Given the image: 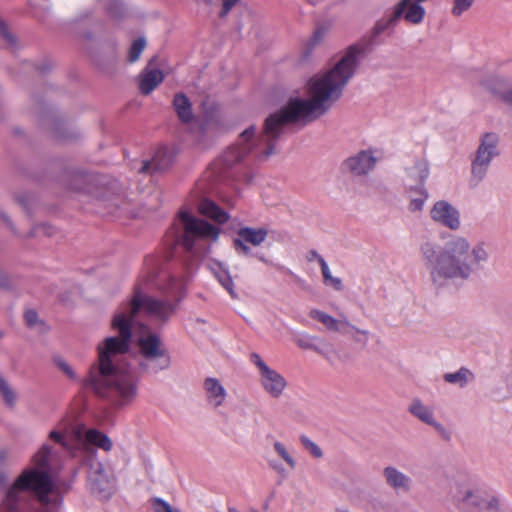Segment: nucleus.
<instances>
[{
    "mask_svg": "<svg viewBox=\"0 0 512 512\" xmlns=\"http://www.w3.org/2000/svg\"><path fill=\"white\" fill-rule=\"evenodd\" d=\"M51 447L43 444L25 468L6 488L0 512H60L61 500L51 498Z\"/></svg>",
    "mask_w": 512,
    "mask_h": 512,
    "instance_id": "20e7f679",
    "label": "nucleus"
},
{
    "mask_svg": "<svg viewBox=\"0 0 512 512\" xmlns=\"http://www.w3.org/2000/svg\"><path fill=\"white\" fill-rule=\"evenodd\" d=\"M49 438L51 440H53L54 442L61 444L63 447H67V442L62 433H60L56 430H52L49 433Z\"/></svg>",
    "mask_w": 512,
    "mask_h": 512,
    "instance_id": "a18cd8bd",
    "label": "nucleus"
},
{
    "mask_svg": "<svg viewBox=\"0 0 512 512\" xmlns=\"http://www.w3.org/2000/svg\"><path fill=\"white\" fill-rule=\"evenodd\" d=\"M307 260L309 262H312L314 260L318 261L320 267H322V263H327L325 261V259L320 255L318 254V252L316 250H310L307 254Z\"/></svg>",
    "mask_w": 512,
    "mask_h": 512,
    "instance_id": "49530a36",
    "label": "nucleus"
},
{
    "mask_svg": "<svg viewBox=\"0 0 512 512\" xmlns=\"http://www.w3.org/2000/svg\"><path fill=\"white\" fill-rule=\"evenodd\" d=\"M308 2H310L311 4H316L319 0H307Z\"/></svg>",
    "mask_w": 512,
    "mask_h": 512,
    "instance_id": "13d9d810",
    "label": "nucleus"
},
{
    "mask_svg": "<svg viewBox=\"0 0 512 512\" xmlns=\"http://www.w3.org/2000/svg\"><path fill=\"white\" fill-rule=\"evenodd\" d=\"M171 164V156L168 151L164 148H161L156 151L151 161H144L142 167L140 168V172L146 173L150 170L154 171H164Z\"/></svg>",
    "mask_w": 512,
    "mask_h": 512,
    "instance_id": "aec40b11",
    "label": "nucleus"
},
{
    "mask_svg": "<svg viewBox=\"0 0 512 512\" xmlns=\"http://www.w3.org/2000/svg\"><path fill=\"white\" fill-rule=\"evenodd\" d=\"M499 142L500 138L494 132L481 135L478 147L470 157V187H477L486 178L493 160L500 154Z\"/></svg>",
    "mask_w": 512,
    "mask_h": 512,
    "instance_id": "0eeeda50",
    "label": "nucleus"
},
{
    "mask_svg": "<svg viewBox=\"0 0 512 512\" xmlns=\"http://www.w3.org/2000/svg\"><path fill=\"white\" fill-rule=\"evenodd\" d=\"M199 211L202 215L214 220L219 224H224L229 219L227 212L222 210L213 201L205 199L199 204Z\"/></svg>",
    "mask_w": 512,
    "mask_h": 512,
    "instance_id": "5701e85b",
    "label": "nucleus"
},
{
    "mask_svg": "<svg viewBox=\"0 0 512 512\" xmlns=\"http://www.w3.org/2000/svg\"><path fill=\"white\" fill-rule=\"evenodd\" d=\"M146 47V40L144 37H139L134 40L128 51V62L135 63L140 58L142 52Z\"/></svg>",
    "mask_w": 512,
    "mask_h": 512,
    "instance_id": "c756f323",
    "label": "nucleus"
},
{
    "mask_svg": "<svg viewBox=\"0 0 512 512\" xmlns=\"http://www.w3.org/2000/svg\"><path fill=\"white\" fill-rule=\"evenodd\" d=\"M268 230L264 227H241L233 239V248L240 256H252L253 252L248 244L260 246L267 238Z\"/></svg>",
    "mask_w": 512,
    "mask_h": 512,
    "instance_id": "9d476101",
    "label": "nucleus"
},
{
    "mask_svg": "<svg viewBox=\"0 0 512 512\" xmlns=\"http://www.w3.org/2000/svg\"><path fill=\"white\" fill-rule=\"evenodd\" d=\"M252 256H256L260 261L268 263L267 259L263 255L253 254Z\"/></svg>",
    "mask_w": 512,
    "mask_h": 512,
    "instance_id": "864d4df0",
    "label": "nucleus"
},
{
    "mask_svg": "<svg viewBox=\"0 0 512 512\" xmlns=\"http://www.w3.org/2000/svg\"><path fill=\"white\" fill-rule=\"evenodd\" d=\"M269 509V502L266 501L264 504H263V510L267 511Z\"/></svg>",
    "mask_w": 512,
    "mask_h": 512,
    "instance_id": "5fc2aeb1",
    "label": "nucleus"
},
{
    "mask_svg": "<svg viewBox=\"0 0 512 512\" xmlns=\"http://www.w3.org/2000/svg\"><path fill=\"white\" fill-rule=\"evenodd\" d=\"M430 426H432L444 440L449 441L451 439L450 431L441 423L435 420L434 424H431Z\"/></svg>",
    "mask_w": 512,
    "mask_h": 512,
    "instance_id": "a19ab883",
    "label": "nucleus"
},
{
    "mask_svg": "<svg viewBox=\"0 0 512 512\" xmlns=\"http://www.w3.org/2000/svg\"><path fill=\"white\" fill-rule=\"evenodd\" d=\"M215 275H216L218 281L221 283V285L229 292V294L233 298H236L237 295L233 288V281H232V278H231L230 274L228 273V271L223 269L220 266L219 270L215 273Z\"/></svg>",
    "mask_w": 512,
    "mask_h": 512,
    "instance_id": "7c9ffc66",
    "label": "nucleus"
},
{
    "mask_svg": "<svg viewBox=\"0 0 512 512\" xmlns=\"http://www.w3.org/2000/svg\"><path fill=\"white\" fill-rule=\"evenodd\" d=\"M483 85L505 104L512 106V87H506L503 79L494 77L485 81Z\"/></svg>",
    "mask_w": 512,
    "mask_h": 512,
    "instance_id": "412c9836",
    "label": "nucleus"
},
{
    "mask_svg": "<svg viewBox=\"0 0 512 512\" xmlns=\"http://www.w3.org/2000/svg\"><path fill=\"white\" fill-rule=\"evenodd\" d=\"M309 316L322 323L325 328L331 332H338V333H345V328L349 327L352 330L356 331L357 333L364 336V341L367 340L368 337V331L361 330L349 323L348 320L345 318L343 319H336L332 317L331 315L327 314L324 311L318 310V309H312L309 313Z\"/></svg>",
    "mask_w": 512,
    "mask_h": 512,
    "instance_id": "2eb2a0df",
    "label": "nucleus"
},
{
    "mask_svg": "<svg viewBox=\"0 0 512 512\" xmlns=\"http://www.w3.org/2000/svg\"><path fill=\"white\" fill-rule=\"evenodd\" d=\"M386 486L396 494H408L414 487L413 478L394 465H387L382 471Z\"/></svg>",
    "mask_w": 512,
    "mask_h": 512,
    "instance_id": "ddd939ff",
    "label": "nucleus"
},
{
    "mask_svg": "<svg viewBox=\"0 0 512 512\" xmlns=\"http://www.w3.org/2000/svg\"><path fill=\"white\" fill-rule=\"evenodd\" d=\"M11 280L8 273L0 269V289H8L11 287Z\"/></svg>",
    "mask_w": 512,
    "mask_h": 512,
    "instance_id": "c03bdc74",
    "label": "nucleus"
},
{
    "mask_svg": "<svg viewBox=\"0 0 512 512\" xmlns=\"http://www.w3.org/2000/svg\"><path fill=\"white\" fill-rule=\"evenodd\" d=\"M319 341L320 339L318 337L312 336L307 333H300L294 337V342L297 344L298 347L302 349L314 350L319 354H323L322 349L320 348L319 345H317V342Z\"/></svg>",
    "mask_w": 512,
    "mask_h": 512,
    "instance_id": "cd10ccee",
    "label": "nucleus"
},
{
    "mask_svg": "<svg viewBox=\"0 0 512 512\" xmlns=\"http://www.w3.org/2000/svg\"><path fill=\"white\" fill-rule=\"evenodd\" d=\"M73 182L75 184L73 189L75 191H82L83 189L80 186L87 182V177L84 175H76L73 177Z\"/></svg>",
    "mask_w": 512,
    "mask_h": 512,
    "instance_id": "de8ad7c7",
    "label": "nucleus"
},
{
    "mask_svg": "<svg viewBox=\"0 0 512 512\" xmlns=\"http://www.w3.org/2000/svg\"><path fill=\"white\" fill-rule=\"evenodd\" d=\"M164 80V74L159 69L146 67L139 75V90L143 95H149Z\"/></svg>",
    "mask_w": 512,
    "mask_h": 512,
    "instance_id": "f3484780",
    "label": "nucleus"
},
{
    "mask_svg": "<svg viewBox=\"0 0 512 512\" xmlns=\"http://www.w3.org/2000/svg\"><path fill=\"white\" fill-rule=\"evenodd\" d=\"M152 506L155 512H173L172 507L160 498H155Z\"/></svg>",
    "mask_w": 512,
    "mask_h": 512,
    "instance_id": "58836bf2",
    "label": "nucleus"
},
{
    "mask_svg": "<svg viewBox=\"0 0 512 512\" xmlns=\"http://www.w3.org/2000/svg\"><path fill=\"white\" fill-rule=\"evenodd\" d=\"M152 261V259H146V265H149V262Z\"/></svg>",
    "mask_w": 512,
    "mask_h": 512,
    "instance_id": "bf43d9fd",
    "label": "nucleus"
},
{
    "mask_svg": "<svg viewBox=\"0 0 512 512\" xmlns=\"http://www.w3.org/2000/svg\"><path fill=\"white\" fill-rule=\"evenodd\" d=\"M474 0H453L452 14L461 16L465 11L469 10Z\"/></svg>",
    "mask_w": 512,
    "mask_h": 512,
    "instance_id": "f704fd0d",
    "label": "nucleus"
},
{
    "mask_svg": "<svg viewBox=\"0 0 512 512\" xmlns=\"http://www.w3.org/2000/svg\"><path fill=\"white\" fill-rule=\"evenodd\" d=\"M402 8V6H395L394 11L390 15H385L377 20L372 32L373 37H377L382 33L393 30L402 16Z\"/></svg>",
    "mask_w": 512,
    "mask_h": 512,
    "instance_id": "6ab92c4d",
    "label": "nucleus"
},
{
    "mask_svg": "<svg viewBox=\"0 0 512 512\" xmlns=\"http://www.w3.org/2000/svg\"><path fill=\"white\" fill-rule=\"evenodd\" d=\"M7 458V451L4 449H0V462L4 461Z\"/></svg>",
    "mask_w": 512,
    "mask_h": 512,
    "instance_id": "603ef678",
    "label": "nucleus"
},
{
    "mask_svg": "<svg viewBox=\"0 0 512 512\" xmlns=\"http://www.w3.org/2000/svg\"><path fill=\"white\" fill-rule=\"evenodd\" d=\"M406 174L415 186L423 187V183L429 175V166L426 160L418 159L412 166L407 167Z\"/></svg>",
    "mask_w": 512,
    "mask_h": 512,
    "instance_id": "4be33fe9",
    "label": "nucleus"
},
{
    "mask_svg": "<svg viewBox=\"0 0 512 512\" xmlns=\"http://www.w3.org/2000/svg\"><path fill=\"white\" fill-rule=\"evenodd\" d=\"M179 221L183 230L181 233L178 230L175 232L174 241L195 257H202L206 253L207 240L216 241L219 237V228L194 217L187 211L179 213Z\"/></svg>",
    "mask_w": 512,
    "mask_h": 512,
    "instance_id": "39448f33",
    "label": "nucleus"
},
{
    "mask_svg": "<svg viewBox=\"0 0 512 512\" xmlns=\"http://www.w3.org/2000/svg\"><path fill=\"white\" fill-rule=\"evenodd\" d=\"M228 512H239V511L236 508H234V507H230L228 509Z\"/></svg>",
    "mask_w": 512,
    "mask_h": 512,
    "instance_id": "6e6d98bb",
    "label": "nucleus"
},
{
    "mask_svg": "<svg viewBox=\"0 0 512 512\" xmlns=\"http://www.w3.org/2000/svg\"><path fill=\"white\" fill-rule=\"evenodd\" d=\"M421 188V197H418V198H414L410 201V204H409V210L410 211H421L424 207V203L426 201V199L428 198V193L424 190L423 187H420Z\"/></svg>",
    "mask_w": 512,
    "mask_h": 512,
    "instance_id": "c9c22d12",
    "label": "nucleus"
},
{
    "mask_svg": "<svg viewBox=\"0 0 512 512\" xmlns=\"http://www.w3.org/2000/svg\"><path fill=\"white\" fill-rule=\"evenodd\" d=\"M362 56L363 48L359 45H351L331 69L309 80L308 99L291 98L279 111L265 119L261 131H258L254 125L242 131L237 143L223 154L225 165L232 166L250 154L260 160H266L276 153L277 142L288 124L306 125L323 116L341 97Z\"/></svg>",
    "mask_w": 512,
    "mask_h": 512,
    "instance_id": "f257e3e1",
    "label": "nucleus"
},
{
    "mask_svg": "<svg viewBox=\"0 0 512 512\" xmlns=\"http://www.w3.org/2000/svg\"><path fill=\"white\" fill-rule=\"evenodd\" d=\"M2 337H3V332L0 331V340L2 339Z\"/></svg>",
    "mask_w": 512,
    "mask_h": 512,
    "instance_id": "052dcab7",
    "label": "nucleus"
},
{
    "mask_svg": "<svg viewBox=\"0 0 512 512\" xmlns=\"http://www.w3.org/2000/svg\"><path fill=\"white\" fill-rule=\"evenodd\" d=\"M146 332L137 338V364L141 374L156 375L171 365V356L160 336L145 326Z\"/></svg>",
    "mask_w": 512,
    "mask_h": 512,
    "instance_id": "423d86ee",
    "label": "nucleus"
},
{
    "mask_svg": "<svg viewBox=\"0 0 512 512\" xmlns=\"http://www.w3.org/2000/svg\"><path fill=\"white\" fill-rule=\"evenodd\" d=\"M203 389L209 405L217 408L224 404L227 397V391L219 379L215 377H207L203 382Z\"/></svg>",
    "mask_w": 512,
    "mask_h": 512,
    "instance_id": "dca6fc26",
    "label": "nucleus"
},
{
    "mask_svg": "<svg viewBox=\"0 0 512 512\" xmlns=\"http://www.w3.org/2000/svg\"><path fill=\"white\" fill-rule=\"evenodd\" d=\"M108 9L115 17L120 16L123 11L122 4L118 0H111Z\"/></svg>",
    "mask_w": 512,
    "mask_h": 512,
    "instance_id": "37998d69",
    "label": "nucleus"
},
{
    "mask_svg": "<svg viewBox=\"0 0 512 512\" xmlns=\"http://www.w3.org/2000/svg\"><path fill=\"white\" fill-rule=\"evenodd\" d=\"M250 362L258 370L262 389L272 398H280L288 385L286 378L277 370L271 368L258 353L250 354Z\"/></svg>",
    "mask_w": 512,
    "mask_h": 512,
    "instance_id": "1a4fd4ad",
    "label": "nucleus"
},
{
    "mask_svg": "<svg viewBox=\"0 0 512 512\" xmlns=\"http://www.w3.org/2000/svg\"><path fill=\"white\" fill-rule=\"evenodd\" d=\"M448 496L460 512H499L497 499L459 482L450 486Z\"/></svg>",
    "mask_w": 512,
    "mask_h": 512,
    "instance_id": "6e6552de",
    "label": "nucleus"
},
{
    "mask_svg": "<svg viewBox=\"0 0 512 512\" xmlns=\"http://www.w3.org/2000/svg\"><path fill=\"white\" fill-rule=\"evenodd\" d=\"M273 448L275 452L279 455V457H281L291 469H294L296 467L295 459L288 452L287 448L283 443H281L280 441H275L273 443Z\"/></svg>",
    "mask_w": 512,
    "mask_h": 512,
    "instance_id": "473e14b6",
    "label": "nucleus"
},
{
    "mask_svg": "<svg viewBox=\"0 0 512 512\" xmlns=\"http://www.w3.org/2000/svg\"><path fill=\"white\" fill-rule=\"evenodd\" d=\"M8 485V475L4 471H0V488Z\"/></svg>",
    "mask_w": 512,
    "mask_h": 512,
    "instance_id": "09e8293b",
    "label": "nucleus"
},
{
    "mask_svg": "<svg viewBox=\"0 0 512 512\" xmlns=\"http://www.w3.org/2000/svg\"><path fill=\"white\" fill-rule=\"evenodd\" d=\"M269 465H270V467H271L274 471H276V472H278V473H282V472L284 471V468H283V467H282V465H281V464H279V463H276V462H270V463H269Z\"/></svg>",
    "mask_w": 512,
    "mask_h": 512,
    "instance_id": "3c124183",
    "label": "nucleus"
},
{
    "mask_svg": "<svg viewBox=\"0 0 512 512\" xmlns=\"http://www.w3.org/2000/svg\"><path fill=\"white\" fill-rule=\"evenodd\" d=\"M321 272L326 284L331 285L337 291H341L343 289L342 280L338 277L332 276L327 263H322Z\"/></svg>",
    "mask_w": 512,
    "mask_h": 512,
    "instance_id": "2f4dec72",
    "label": "nucleus"
},
{
    "mask_svg": "<svg viewBox=\"0 0 512 512\" xmlns=\"http://www.w3.org/2000/svg\"><path fill=\"white\" fill-rule=\"evenodd\" d=\"M42 230L48 236H52L54 234V231H55V229L51 225H48V224H43L42 225Z\"/></svg>",
    "mask_w": 512,
    "mask_h": 512,
    "instance_id": "8fccbe9b",
    "label": "nucleus"
},
{
    "mask_svg": "<svg viewBox=\"0 0 512 512\" xmlns=\"http://www.w3.org/2000/svg\"><path fill=\"white\" fill-rule=\"evenodd\" d=\"M173 107L181 122L188 124L193 121L192 103L184 93L175 94Z\"/></svg>",
    "mask_w": 512,
    "mask_h": 512,
    "instance_id": "a211bd4d",
    "label": "nucleus"
},
{
    "mask_svg": "<svg viewBox=\"0 0 512 512\" xmlns=\"http://www.w3.org/2000/svg\"><path fill=\"white\" fill-rule=\"evenodd\" d=\"M429 215L436 224L452 231L458 230L461 226L459 210L446 200L436 201Z\"/></svg>",
    "mask_w": 512,
    "mask_h": 512,
    "instance_id": "9b49d317",
    "label": "nucleus"
},
{
    "mask_svg": "<svg viewBox=\"0 0 512 512\" xmlns=\"http://www.w3.org/2000/svg\"><path fill=\"white\" fill-rule=\"evenodd\" d=\"M300 442L303 445V447L314 457V458H321L323 456L322 449L313 442L310 438H308L305 435L300 436Z\"/></svg>",
    "mask_w": 512,
    "mask_h": 512,
    "instance_id": "72a5a7b5",
    "label": "nucleus"
},
{
    "mask_svg": "<svg viewBox=\"0 0 512 512\" xmlns=\"http://www.w3.org/2000/svg\"><path fill=\"white\" fill-rule=\"evenodd\" d=\"M377 150H361L357 154L347 158L344 166L354 175H367L376 165L378 160Z\"/></svg>",
    "mask_w": 512,
    "mask_h": 512,
    "instance_id": "4468645a",
    "label": "nucleus"
},
{
    "mask_svg": "<svg viewBox=\"0 0 512 512\" xmlns=\"http://www.w3.org/2000/svg\"><path fill=\"white\" fill-rule=\"evenodd\" d=\"M0 37L5 42L6 48L15 51L19 48L18 40L12 33L7 23L0 17Z\"/></svg>",
    "mask_w": 512,
    "mask_h": 512,
    "instance_id": "c85d7f7f",
    "label": "nucleus"
},
{
    "mask_svg": "<svg viewBox=\"0 0 512 512\" xmlns=\"http://www.w3.org/2000/svg\"><path fill=\"white\" fill-rule=\"evenodd\" d=\"M239 0H222V8L219 12L221 18L226 17Z\"/></svg>",
    "mask_w": 512,
    "mask_h": 512,
    "instance_id": "ea45409f",
    "label": "nucleus"
},
{
    "mask_svg": "<svg viewBox=\"0 0 512 512\" xmlns=\"http://www.w3.org/2000/svg\"><path fill=\"white\" fill-rule=\"evenodd\" d=\"M56 365L61 369V371L70 379H76V374L71 366L65 362L63 359H57Z\"/></svg>",
    "mask_w": 512,
    "mask_h": 512,
    "instance_id": "4c0bfd02",
    "label": "nucleus"
},
{
    "mask_svg": "<svg viewBox=\"0 0 512 512\" xmlns=\"http://www.w3.org/2000/svg\"><path fill=\"white\" fill-rule=\"evenodd\" d=\"M24 318H25L27 325L30 327L35 326L38 322V314L33 309L27 310L25 312Z\"/></svg>",
    "mask_w": 512,
    "mask_h": 512,
    "instance_id": "79ce46f5",
    "label": "nucleus"
},
{
    "mask_svg": "<svg viewBox=\"0 0 512 512\" xmlns=\"http://www.w3.org/2000/svg\"><path fill=\"white\" fill-rule=\"evenodd\" d=\"M474 378V373L466 367H461L459 370L455 372L445 373L443 375V379L445 382L455 385L459 388L466 387L469 383H471L474 380Z\"/></svg>",
    "mask_w": 512,
    "mask_h": 512,
    "instance_id": "393cba45",
    "label": "nucleus"
},
{
    "mask_svg": "<svg viewBox=\"0 0 512 512\" xmlns=\"http://www.w3.org/2000/svg\"><path fill=\"white\" fill-rule=\"evenodd\" d=\"M430 285L443 289L451 283H464L476 277L487 265L490 253L484 242L472 245L462 235H452L442 247L425 241L419 248Z\"/></svg>",
    "mask_w": 512,
    "mask_h": 512,
    "instance_id": "7ed1b4c3",
    "label": "nucleus"
},
{
    "mask_svg": "<svg viewBox=\"0 0 512 512\" xmlns=\"http://www.w3.org/2000/svg\"><path fill=\"white\" fill-rule=\"evenodd\" d=\"M408 411L421 422L427 425L434 424L435 418L433 410L420 399H413L409 405Z\"/></svg>",
    "mask_w": 512,
    "mask_h": 512,
    "instance_id": "b1692460",
    "label": "nucleus"
},
{
    "mask_svg": "<svg viewBox=\"0 0 512 512\" xmlns=\"http://www.w3.org/2000/svg\"><path fill=\"white\" fill-rule=\"evenodd\" d=\"M326 33H327V29L325 27H318L314 31V33L310 39V46L314 47V46L320 44L321 41L323 40V38L325 37Z\"/></svg>",
    "mask_w": 512,
    "mask_h": 512,
    "instance_id": "e433bc0d",
    "label": "nucleus"
},
{
    "mask_svg": "<svg viewBox=\"0 0 512 512\" xmlns=\"http://www.w3.org/2000/svg\"><path fill=\"white\" fill-rule=\"evenodd\" d=\"M153 277L154 276H153L152 272H149V281H153Z\"/></svg>",
    "mask_w": 512,
    "mask_h": 512,
    "instance_id": "4d7b16f0",
    "label": "nucleus"
},
{
    "mask_svg": "<svg viewBox=\"0 0 512 512\" xmlns=\"http://www.w3.org/2000/svg\"><path fill=\"white\" fill-rule=\"evenodd\" d=\"M182 281L171 278L165 289V298L145 293L141 286H135L129 303L120 307L112 319V328L119 336L107 337L97 346L98 361L89 371L85 385L101 397H110L118 407L131 404L138 393V378L134 371L120 365V358L129 350L135 317L141 313L158 325L166 324L175 314Z\"/></svg>",
    "mask_w": 512,
    "mask_h": 512,
    "instance_id": "f03ea898",
    "label": "nucleus"
},
{
    "mask_svg": "<svg viewBox=\"0 0 512 512\" xmlns=\"http://www.w3.org/2000/svg\"><path fill=\"white\" fill-rule=\"evenodd\" d=\"M85 440L89 444L99 447L104 451H110L112 448V442L110 438L97 429L87 430L85 433Z\"/></svg>",
    "mask_w": 512,
    "mask_h": 512,
    "instance_id": "a878e982",
    "label": "nucleus"
},
{
    "mask_svg": "<svg viewBox=\"0 0 512 512\" xmlns=\"http://www.w3.org/2000/svg\"><path fill=\"white\" fill-rule=\"evenodd\" d=\"M0 396L8 408L15 407L17 403V393L11 384L0 375Z\"/></svg>",
    "mask_w": 512,
    "mask_h": 512,
    "instance_id": "bb28decb",
    "label": "nucleus"
},
{
    "mask_svg": "<svg viewBox=\"0 0 512 512\" xmlns=\"http://www.w3.org/2000/svg\"><path fill=\"white\" fill-rule=\"evenodd\" d=\"M88 484L92 493L104 499L109 498L114 491L113 479L108 475L100 462L91 464Z\"/></svg>",
    "mask_w": 512,
    "mask_h": 512,
    "instance_id": "f8f14e48",
    "label": "nucleus"
}]
</instances>
